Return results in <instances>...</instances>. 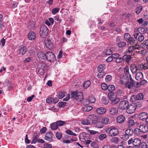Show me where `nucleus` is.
<instances>
[{
  "label": "nucleus",
  "instance_id": "21",
  "mask_svg": "<svg viewBox=\"0 0 148 148\" xmlns=\"http://www.w3.org/2000/svg\"><path fill=\"white\" fill-rule=\"evenodd\" d=\"M134 142L133 145V146H135V148H136L137 147L139 146L141 144V140L139 138H134Z\"/></svg>",
  "mask_w": 148,
  "mask_h": 148
},
{
  "label": "nucleus",
  "instance_id": "19",
  "mask_svg": "<svg viewBox=\"0 0 148 148\" xmlns=\"http://www.w3.org/2000/svg\"><path fill=\"white\" fill-rule=\"evenodd\" d=\"M36 35L32 31L29 32L28 35V38L30 40H34L36 38Z\"/></svg>",
  "mask_w": 148,
  "mask_h": 148
},
{
  "label": "nucleus",
  "instance_id": "52",
  "mask_svg": "<svg viewBox=\"0 0 148 148\" xmlns=\"http://www.w3.org/2000/svg\"><path fill=\"white\" fill-rule=\"evenodd\" d=\"M111 142H114V143H116L118 142L119 140L118 138L116 137H112L110 139Z\"/></svg>",
  "mask_w": 148,
  "mask_h": 148
},
{
  "label": "nucleus",
  "instance_id": "50",
  "mask_svg": "<svg viewBox=\"0 0 148 148\" xmlns=\"http://www.w3.org/2000/svg\"><path fill=\"white\" fill-rule=\"evenodd\" d=\"M60 9L58 8H55L52 9V12L53 14H55L59 11Z\"/></svg>",
  "mask_w": 148,
  "mask_h": 148
},
{
  "label": "nucleus",
  "instance_id": "37",
  "mask_svg": "<svg viewBox=\"0 0 148 148\" xmlns=\"http://www.w3.org/2000/svg\"><path fill=\"white\" fill-rule=\"evenodd\" d=\"M133 131L134 134L137 136L140 135V132H141L140 130H139V128H135L134 129Z\"/></svg>",
  "mask_w": 148,
  "mask_h": 148
},
{
  "label": "nucleus",
  "instance_id": "46",
  "mask_svg": "<svg viewBox=\"0 0 148 148\" xmlns=\"http://www.w3.org/2000/svg\"><path fill=\"white\" fill-rule=\"evenodd\" d=\"M130 37V35L128 33L125 34L124 35V39L125 40L127 41Z\"/></svg>",
  "mask_w": 148,
  "mask_h": 148
},
{
  "label": "nucleus",
  "instance_id": "12",
  "mask_svg": "<svg viewBox=\"0 0 148 148\" xmlns=\"http://www.w3.org/2000/svg\"><path fill=\"white\" fill-rule=\"evenodd\" d=\"M45 45L49 49H51L53 47V45L51 40L47 38L45 40Z\"/></svg>",
  "mask_w": 148,
  "mask_h": 148
},
{
  "label": "nucleus",
  "instance_id": "9",
  "mask_svg": "<svg viewBox=\"0 0 148 148\" xmlns=\"http://www.w3.org/2000/svg\"><path fill=\"white\" fill-rule=\"evenodd\" d=\"M129 105V102L126 100H123L120 102L119 108L122 110H124L127 108Z\"/></svg>",
  "mask_w": 148,
  "mask_h": 148
},
{
  "label": "nucleus",
  "instance_id": "15",
  "mask_svg": "<svg viewBox=\"0 0 148 148\" xmlns=\"http://www.w3.org/2000/svg\"><path fill=\"white\" fill-rule=\"evenodd\" d=\"M123 61L129 63L132 60V57L131 55L125 54L123 56Z\"/></svg>",
  "mask_w": 148,
  "mask_h": 148
},
{
  "label": "nucleus",
  "instance_id": "43",
  "mask_svg": "<svg viewBox=\"0 0 148 148\" xmlns=\"http://www.w3.org/2000/svg\"><path fill=\"white\" fill-rule=\"evenodd\" d=\"M96 123V127L97 128H102L103 127V124L101 122H98Z\"/></svg>",
  "mask_w": 148,
  "mask_h": 148
},
{
  "label": "nucleus",
  "instance_id": "5",
  "mask_svg": "<svg viewBox=\"0 0 148 148\" xmlns=\"http://www.w3.org/2000/svg\"><path fill=\"white\" fill-rule=\"evenodd\" d=\"M49 29L45 25L42 26L40 28L39 34L41 37L45 38L48 35Z\"/></svg>",
  "mask_w": 148,
  "mask_h": 148
},
{
  "label": "nucleus",
  "instance_id": "55",
  "mask_svg": "<svg viewBox=\"0 0 148 148\" xmlns=\"http://www.w3.org/2000/svg\"><path fill=\"white\" fill-rule=\"evenodd\" d=\"M115 61L116 62L118 63H120L122 61H123V57L122 58L120 57H118L115 60Z\"/></svg>",
  "mask_w": 148,
  "mask_h": 148
},
{
  "label": "nucleus",
  "instance_id": "25",
  "mask_svg": "<svg viewBox=\"0 0 148 148\" xmlns=\"http://www.w3.org/2000/svg\"><path fill=\"white\" fill-rule=\"evenodd\" d=\"M118 110L115 108L112 107L110 108L109 110V112L110 114L112 115H114L116 113H117Z\"/></svg>",
  "mask_w": 148,
  "mask_h": 148
},
{
  "label": "nucleus",
  "instance_id": "60",
  "mask_svg": "<svg viewBox=\"0 0 148 148\" xmlns=\"http://www.w3.org/2000/svg\"><path fill=\"white\" fill-rule=\"evenodd\" d=\"M90 145L93 148L96 147V146H97V143L94 141H92L90 143Z\"/></svg>",
  "mask_w": 148,
  "mask_h": 148
},
{
  "label": "nucleus",
  "instance_id": "32",
  "mask_svg": "<svg viewBox=\"0 0 148 148\" xmlns=\"http://www.w3.org/2000/svg\"><path fill=\"white\" fill-rule=\"evenodd\" d=\"M117 45L119 47H123L125 46L127 44L125 42L121 41L118 42Z\"/></svg>",
  "mask_w": 148,
  "mask_h": 148
},
{
  "label": "nucleus",
  "instance_id": "40",
  "mask_svg": "<svg viewBox=\"0 0 148 148\" xmlns=\"http://www.w3.org/2000/svg\"><path fill=\"white\" fill-rule=\"evenodd\" d=\"M108 97L110 100L116 97L114 93L112 92H110L108 93Z\"/></svg>",
  "mask_w": 148,
  "mask_h": 148
},
{
  "label": "nucleus",
  "instance_id": "4",
  "mask_svg": "<svg viewBox=\"0 0 148 148\" xmlns=\"http://www.w3.org/2000/svg\"><path fill=\"white\" fill-rule=\"evenodd\" d=\"M109 131L108 135L111 136H115L118 135L119 131L117 128L115 127H111L110 128H108L107 130V132Z\"/></svg>",
  "mask_w": 148,
  "mask_h": 148
},
{
  "label": "nucleus",
  "instance_id": "11",
  "mask_svg": "<svg viewBox=\"0 0 148 148\" xmlns=\"http://www.w3.org/2000/svg\"><path fill=\"white\" fill-rule=\"evenodd\" d=\"M53 137V134L51 132H49L46 133L44 138L45 140L47 141L52 142L53 140V139H52Z\"/></svg>",
  "mask_w": 148,
  "mask_h": 148
},
{
  "label": "nucleus",
  "instance_id": "31",
  "mask_svg": "<svg viewBox=\"0 0 148 148\" xmlns=\"http://www.w3.org/2000/svg\"><path fill=\"white\" fill-rule=\"evenodd\" d=\"M51 128L53 130H55L57 129L58 126L56 122H54L50 125Z\"/></svg>",
  "mask_w": 148,
  "mask_h": 148
},
{
  "label": "nucleus",
  "instance_id": "24",
  "mask_svg": "<svg viewBox=\"0 0 148 148\" xmlns=\"http://www.w3.org/2000/svg\"><path fill=\"white\" fill-rule=\"evenodd\" d=\"M37 56L39 59L40 60H45L46 59V54H45L43 52H39L37 54Z\"/></svg>",
  "mask_w": 148,
  "mask_h": 148
},
{
  "label": "nucleus",
  "instance_id": "49",
  "mask_svg": "<svg viewBox=\"0 0 148 148\" xmlns=\"http://www.w3.org/2000/svg\"><path fill=\"white\" fill-rule=\"evenodd\" d=\"M108 85L105 83H103L101 84V88L103 90H106L107 89Z\"/></svg>",
  "mask_w": 148,
  "mask_h": 148
},
{
  "label": "nucleus",
  "instance_id": "17",
  "mask_svg": "<svg viewBox=\"0 0 148 148\" xmlns=\"http://www.w3.org/2000/svg\"><path fill=\"white\" fill-rule=\"evenodd\" d=\"M137 123V122L132 119H130L127 122V125L128 127H132L134 126Z\"/></svg>",
  "mask_w": 148,
  "mask_h": 148
},
{
  "label": "nucleus",
  "instance_id": "2",
  "mask_svg": "<svg viewBox=\"0 0 148 148\" xmlns=\"http://www.w3.org/2000/svg\"><path fill=\"white\" fill-rule=\"evenodd\" d=\"M71 98L81 102L83 99V93L82 92H77V91L73 92L71 93Z\"/></svg>",
  "mask_w": 148,
  "mask_h": 148
},
{
  "label": "nucleus",
  "instance_id": "20",
  "mask_svg": "<svg viewBox=\"0 0 148 148\" xmlns=\"http://www.w3.org/2000/svg\"><path fill=\"white\" fill-rule=\"evenodd\" d=\"M135 78L136 80L140 81L143 78V75L141 72H137L135 75Z\"/></svg>",
  "mask_w": 148,
  "mask_h": 148
},
{
  "label": "nucleus",
  "instance_id": "42",
  "mask_svg": "<svg viewBox=\"0 0 148 148\" xmlns=\"http://www.w3.org/2000/svg\"><path fill=\"white\" fill-rule=\"evenodd\" d=\"M107 136L104 134H102L99 135L98 137L99 140H101L106 137Z\"/></svg>",
  "mask_w": 148,
  "mask_h": 148
},
{
  "label": "nucleus",
  "instance_id": "35",
  "mask_svg": "<svg viewBox=\"0 0 148 148\" xmlns=\"http://www.w3.org/2000/svg\"><path fill=\"white\" fill-rule=\"evenodd\" d=\"M111 103L113 105H114L117 103L119 101V99L118 98H115L111 100Z\"/></svg>",
  "mask_w": 148,
  "mask_h": 148
},
{
  "label": "nucleus",
  "instance_id": "33",
  "mask_svg": "<svg viewBox=\"0 0 148 148\" xmlns=\"http://www.w3.org/2000/svg\"><path fill=\"white\" fill-rule=\"evenodd\" d=\"M101 101L104 104H107L108 103L109 100L107 97L103 96L101 99Z\"/></svg>",
  "mask_w": 148,
  "mask_h": 148
},
{
  "label": "nucleus",
  "instance_id": "47",
  "mask_svg": "<svg viewBox=\"0 0 148 148\" xmlns=\"http://www.w3.org/2000/svg\"><path fill=\"white\" fill-rule=\"evenodd\" d=\"M65 92L64 91H62L59 93L58 95V98L60 99H61L63 98L65 95Z\"/></svg>",
  "mask_w": 148,
  "mask_h": 148
},
{
  "label": "nucleus",
  "instance_id": "10",
  "mask_svg": "<svg viewBox=\"0 0 148 148\" xmlns=\"http://www.w3.org/2000/svg\"><path fill=\"white\" fill-rule=\"evenodd\" d=\"M46 58L49 61L53 62L56 59L54 54L50 51L47 52L46 53Z\"/></svg>",
  "mask_w": 148,
  "mask_h": 148
},
{
  "label": "nucleus",
  "instance_id": "28",
  "mask_svg": "<svg viewBox=\"0 0 148 148\" xmlns=\"http://www.w3.org/2000/svg\"><path fill=\"white\" fill-rule=\"evenodd\" d=\"M124 77H125L126 76H128V75H129V68L128 66H126L124 69Z\"/></svg>",
  "mask_w": 148,
  "mask_h": 148
},
{
  "label": "nucleus",
  "instance_id": "62",
  "mask_svg": "<svg viewBox=\"0 0 148 148\" xmlns=\"http://www.w3.org/2000/svg\"><path fill=\"white\" fill-rule=\"evenodd\" d=\"M112 53V50L110 49H107L106 52V55H109L111 54Z\"/></svg>",
  "mask_w": 148,
  "mask_h": 148
},
{
  "label": "nucleus",
  "instance_id": "8",
  "mask_svg": "<svg viewBox=\"0 0 148 148\" xmlns=\"http://www.w3.org/2000/svg\"><path fill=\"white\" fill-rule=\"evenodd\" d=\"M125 79H126V83L125 87L129 89H132L134 87L137 88L138 86H136V83L134 82L129 81L128 76L125 77Z\"/></svg>",
  "mask_w": 148,
  "mask_h": 148
},
{
  "label": "nucleus",
  "instance_id": "39",
  "mask_svg": "<svg viewBox=\"0 0 148 148\" xmlns=\"http://www.w3.org/2000/svg\"><path fill=\"white\" fill-rule=\"evenodd\" d=\"M58 126H61L65 124V121H58L56 122Z\"/></svg>",
  "mask_w": 148,
  "mask_h": 148
},
{
  "label": "nucleus",
  "instance_id": "34",
  "mask_svg": "<svg viewBox=\"0 0 148 148\" xmlns=\"http://www.w3.org/2000/svg\"><path fill=\"white\" fill-rule=\"evenodd\" d=\"M92 107L90 106L86 105L83 108V110L84 111L88 112L91 110Z\"/></svg>",
  "mask_w": 148,
  "mask_h": 148
},
{
  "label": "nucleus",
  "instance_id": "38",
  "mask_svg": "<svg viewBox=\"0 0 148 148\" xmlns=\"http://www.w3.org/2000/svg\"><path fill=\"white\" fill-rule=\"evenodd\" d=\"M105 72H99L97 75V77L99 78H102L105 75Z\"/></svg>",
  "mask_w": 148,
  "mask_h": 148
},
{
  "label": "nucleus",
  "instance_id": "30",
  "mask_svg": "<svg viewBox=\"0 0 148 148\" xmlns=\"http://www.w3.org/2000/svg\"><path fill=\"white\" fill-rule=\"evenodd\" d=\"M136 40L135 38L133 37H130L127 40L128 43L130 44L131 45H133L135 43Z\"/></svg>",
  "mask_w": 148,
  "mask_h": 148
},
{
  "label": "nucleus",
  "instance_id": "57",
  "mask_svg": "<svg viewBox=\"0 0 148 148\" xmlns=\"http://www.w3.org/2000/svg\"><path fill=\"white\" fill-rule=\"evenodd\" d=\"M134 138H131L127 141L128 144L129 145L132 144L133 145L134 142Z\"/></svg>",
  "mask_w": 148,
  "mask_h": 148
},
{
  "label": "nucleus",
  "instance_id": "26",
  "mask_svg": "<svg viewBox=\"0 0 148 148\" xmlns=\"http://www.w3.org/2000/svg\"><path fill=\"white\" fill-rule=\"evenodd\" d=\"M106 66L104 64L100 65L97 68L98 72H103V71L105 69Z\"/></svg>",
  "mask_w": 148,
  "mask_h": 148
},
{
  "label": "nucleus",
  "instance_id": "54",
  "mask_svg": "<svg viewBox=\"0 0 148 148\" xmlns=\"http://www.w3.org/2000/svg\"><path fill=\"white\" fill-rule=\"evenodd\" d=\"M38 72L39 74L41 75H42L45 73V71L44 69L39 68Z\"/></svg>",
  "mask_w": 148,
  "mask_h": 148
},
{
  "label": "nucleus",
  "instance_id": "48",
  "mask_svg": "<svg viewBox=\"0 0 148 148\" xmlns=\"http://www.w3.org/2000/svg\"><path fill=\"white\" fill-rule=\"evenodd\" d=\"M39 136H35L34 137L33 139H32L31 143L35 144L37 142H38V140Z\"/></svg>",
  "mask_w": 148,
  "mask_h": 148
},
{
  "label": "nucleus",
  "instance_id": "3",
  "mask_svg": "<svg viewBox=\"0 0 148 148\" xmlns=\"http://www.w3.org/2000/svg\"><path fill=\"white\" fill-rule=\"evenodd\" d=\"M141 105V104H137L136 103H132L130 104L127 107L126 111L128 114H132L134 113L136 110L137 107H140Z\"/></svg>",
  "mask_w": 148,
  "mask_h": 148
},
{
  "label": "nucleus",
  "instance_id": "14",
  "mask_svg": "<svg viewBox=\"0 0 148 148\" xmlns=\"http://www.w3.org/2000/svg\"><path fill=\"white\" fill-rule=\"evenodd\" d=\"M148 116V114L145 112L140 113L138 116L140 120L142 121H145Z\"/></svg>",
  "mask_w": 148,
  "mask_h": 148
},
{
  "label": "nucleus",
  "instance_id": "41",
  "mask_svg": "<svg viewBox=\"0 0 148 148\" xmlns=\"http://www.w3.org/2000/svg\"><path fill=\"white\" fill-rule=\"evenodd\" d=\"M90 84V82L88 80L84 82L83 87L84 88H87L89 87Z\"/></svg>",
  "mask_w": 148,
  "mask_h": 148
},
{
  "label": "nucleus",
  "instance_id": "64",
  "mask_svg": "<svg viewBox=\"0 0 148 148\" xmlns=\"http://www.w3.org/2000/svg\"><path fill=\"white\" fill-rule=\"evenodd\" d=\"M144 39V36L143 35H141L138 38V40L140 42H141L143 41Z\"/></svg>",
  "mask_w": 148,
  "mask_h": 148
},
{
  "label": "nucleus",
  "instance_id": "58",
  "mask_svg": "<svg viewBox=\"0 0 148 148\" xmlns=\"http://www.w3.org/2000/svg\"><path fill=\"white\" fill-rule=\"evenodd\" d=\"M89 101L91 103H94L95 101V98L93 96H90L89 99Z\"/></svg>",
  "mask_w": 148,
  "mask_h": 148
},
{
  "label": "nucleus",
  "instance_id": "23",
  "mask_svg": "<svg viewBox=\"0 0 148 148\" xmlns=\"http://www.w3.org/2000/svg\"><path fill=\"white\" fill-rule=\"evenodd\" d=\"M106 111V109L104 107H100L97 110V113L99 114H104Z\"/></svg>",
  "mask_w": 148,
  "mask_h": 148
},
{
  "label": "nucleus",
  "instance_id": "53",
  "mask_svg": "<svg viewBox=\"0 0 148 148\" xmlns=\"http://www.w3.org/2000/svg\"><path fill=\"white\" fill-rule=\"evenodd\" d=\"M126 79L124 78V76H123V78H122L121 79L119 83L121 84H126Z\"/></svg>",
  "mask_w": 148,
  "mask_h": 148
},
{
  "label": "nucleus",
  "instance_id": "59",
  "mask_svg": "<svg viewBox=\"0 0 148 148\" xmlns=\"http://www.w3.org/2000/svg\"><path fill=\"white\" fill-rule=\"evenodd\" d=\"M56 136L58 139H60L62 137V134L60 133L57 132L56 133Z\"/></svg>",
  "mask_w": 148,
  "mask_h": 148
},
{
  "label": "nucleus",
  "instance_id": "6",
  "mask_svg": "<svg viewBox=\"0 0 148 148\" xmlns=\"http://www.w3.org/2000/svg\"><path fill=\"white\" fill-rule=\"evenodd\" d=\"M144 100V95L142 93H140L136 95H133L131 97L130 101L132 102L136 101H142Z\"/></svg>",
  "mask_w": 148,
  "mask_h": 148
},
{
  "label": "nucleus",
  "instance_id": "51",
  "mask_svg": "<svg viewBox=\"0 0 148 148\" xmlns=\"http://www.w3.org/2000/svg\"><path fill=\"white\" fill-rule=\"evenodd\" d=\"M43 147L44 148H52V145L50 144L45 143L44 144Z\"/></svg>",
  "mask_w": 148,
  "mask_h": 148
},
{
  "label": "nucleus",
  "instance_id": "7",
  "mask_svg": "<svg viewBox=\"0 0 148 148\" xmlns=\"http://www.w3.org/2000/svg\"><path fill=\"white\" fill-rule=\"evenodd\" d=\"M125 134L122 136L121 138L125 140H127L130 136L133 135L134 133V131L132 128H130L126 130L125 132Z\"/></svg>",
  "mask_w": 148,
  "mask_h": 148
},
{
  "label": "nucleus",
  "instance_id": "56",
  "mask_svg": "<svg viewBox=\"0 0 148 148\" xmlns=\"http://www.w3.org/2000/svg\"><path fill=\"white\" fill-rule=\"evenodd\" d=\"M112 79V76L110 75H108L106 76L105 80L107 82H110L111 80Z\"/></svg>",
  "mask_w": 148,
  "mask_h": 148
},
{
  "label": "nucleus",
  "instance_id": "61",
  "mask_svg": "<svg viewBox=\"0 0 148 148\" xmlns=\"http://www.w3.org/2000/svg\"><path fill=\"white\" fill-rule=\"evenodd\" d=\"M143 69H148V62H147L142 65Z\"/></svg>",
  "mask_w": 148,
  "mask_h": 148
},
{
  "label": "nucleus",
  "instance_id": "13",
  "mask_svg": "<svg viewBox=\"0 0 148 148\" xmlns=\"http://www.w3.org/2000/svg\"><path fill=\"white\" fill-rule=\"evenodd\" d=\"M139 130L142 132L146 133L148 132V126L146 124H143L140 125Z\"/></svg>",
  "mask_w": 148,
  "mask_h": 148
},
{
  "label": "nucleus",
  "instance_id": "22",
  "mask_svg": "<svg viewBox=\"0 0 148 148\" xmlns=\"http://www.w3.org/2000/svg\"><path fill=\"white\" fill-rule=\"evenodd\" d=\"M148 30V28L146 27H140L138 28V31L141 34H145Z\"/></svg>",
  "mask_w": 148,
  "mask_h": 148
},
{
  "label": "nucleus",
  "instance_id": "16",
  "mask_svg": "<svg viewBox=\"0 0 148 148\" xmlns=\"http://www.w3.org/2000/svg\"><path fill=\"white\" fill-rule=\"evenodd\" d=\"M125 120V116L123 115H120L118 116L116 118L117 122L119 123H121Z\"/></svg>",
  "mask_w": 148,
  "mask_h": 148
},
{
  "label": "nucleus",
  "instance_id": "27",
  "mask_svg": "<svg viewBox=\"0 0 148 148\" xmlns=\"http://www.w3.org/2000/svg\"><path fill=\"white\" fill-rule=\"evenodd\" d=\"M130 69L133 73H135L137 71L136 69V66L134 64L131 65Z\"/></svg>",
  "mask_w": 148,
  "mask_h": 148
},
{
  "label": "nucleus",
  "instance_id": "18",
  "mask_svg": "<svg viewBox=\"0 0 148 148\" xmlns=\"http://www.w3.org/2000/svg\"><path fill=\"white\" fill-rule=\"evenodd\" d=\"M19 53L22 55H24L27 51L26 47L24 46H22L18 50Z\"/></svg>",
  "mask_w": 148,
  "mask_h": 148
},
{
  "label": "nucleus",
  "instance_id": "36",
  "mask_svg": "<svg viewBox=\"0 0 148 148\" xmlns=\"http://www.w3.org/2000/svg\"><path fill=\"white\" fill-rule=\"evenodd\" d=\"M109 119L107 118H103L101 122L103 124H107L109 123Z\"/></svg>",
  "mask_w": 148,
  "mask_h": 148
},
{
  "label": "nucleus",
  "instance_id": "63",
  "mask_svg": "<svg viewBox=\"0 0 148 148\" xmlns=\"http://www.w3.org/2000/svg\"><path fill=\"white\" fill-rule=\"evenodd\" d=\"M136 69L137 71L140 70H142L143 69L142 64H139L137 66H136Z\"/></svg>",
  "mask_w": 148,
  "mask_h": 148
},
{
  "label": "nucleus",
  "instance_id": "45",
  "mask_svg": "<svg viewBox=\"0 0 148 148\" xmlns=\"http://www.w3.org/2000/svg\"><path fill=\"white\" fill-rule=\"evenodd\" d=\"M66 132L68 134H69L71 135H73L74 136H76V134L73 133L72 131L70 130H66Z\"/></svg>",
  "mask_w": 148,
  "mask_h": 148
},
{
  "label": "nucleus",
  "instance_id": "29",
  "mask_svg": "<svg viewBox=\"0 0 148 148\" xmlns=\"http://www.w3.org/2000/svg\"><path fill=\"white\" fill-rule=\"evenodd\" d=\"M115 88L114 86L113 85L111 84L108 85L107 89L109 91L112 92L114 90Z\"/></svg>",
  "mask_w": 148,
  "mask_h": 148
},
{
  "label": "nucleus",
  "instance_id": "44",
  "mask_svg": "<svg viewBox=\"0 0 148 148\" xmlns=\"http://www.w3.org/2000/svg\"><path fill=\"white\" fill-rule=\"evenodd\" d=\"M66 104V103L65 102L62 101L59 102L58 103V106L59 108L64 107Z\"/></svg>",
  "mask_w": 148,
  "mask_h": 148
},
{
  "label": "nucleus",
  "instance_id": "1",
  "mask_svg": "<svg viewBox=\"0 0 148 148\" xmlns=\"http://www.w3.org/2000/svg\"><path fill=\"white\" fill-rule=\"evenodd\" d=\"M98 118L94 114H90L87 117V119L83 120L82 123L84 125H92L96 123L98 121Z\"/></svg>",
  "mask_w": 148,
  "mask_h": 148
}]
</instances>
